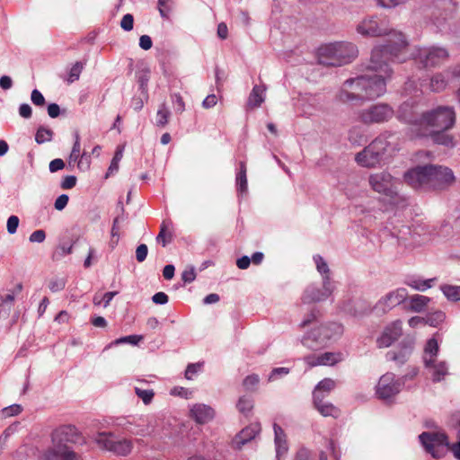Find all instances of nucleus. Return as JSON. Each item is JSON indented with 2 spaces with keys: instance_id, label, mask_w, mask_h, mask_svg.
<instances>
[{
  "instance_id": "obj_5",
  "label": "nucleus",
  "mask_w": 460,
  "mask_h": 460,
  "mask_svg": "<svg viewBox=\"0 0 460 460\" xmlns=\"http://www.w3.org/2000/svg\"><path fill=\"white\" fill-rule=\"evenodd\" d=\"M357 55L356 45L347 41L323 44L317 50L319 63L327 66H339L350 63Z\"/></svg>"
},
{
  "instance_id": "obj_24",
  "label": "nucleus",
  "mask_w": 460,
  "mask_h": 460,
  "mask_svg": "<svg viewBox=\"0 0 460 460\" xmlns=\"http://www.w3.org/2000/svg\"><path fill=\"white\" fill-rule=\"evenodd\" d=\"M190 416L197 423L205 424L214 418L215 411L210 406L198 403L190 409Z\"/></svg>"
},
{
  "instance_id": "obj_23",
  "label": "nucleus",
  "mask_w": 460,
  "mask_h": 460,
  "mask_svg": "<svg viewBox=\"0 0 460 460\" xmlns=\"http://www.w3.org/2000/svg\"><path fill=\"white\" fill-rule=\"evenodd\" d=\"M424 366L434 383L443 381L449 374L448 364L445 360L436 359L430 364H424Z\"/></svg>"
},
{
  "instance_id": "obj_26",
  "label": "nucleus",
  "mask_w": 460,
  "mask_h": 460,
  "mask_svg": "<svg viewBox=\"0 0 460 460\" xmlns=\"http://www.w3.org/2000/svg\"><path fill=\"white\" fill-rule=\"evenodd\" d=\"M260 432L259 425H250L243 429L234 438V446L236 449H242V447L252 440L257 434Z\"/></svg>"
},
{
  "instance_id": "obj_11",
  "label": "nucleus",
  "mask_w": 460,
  "mask_h": 460,
  "mask_svg": "<svg viewBox=\"0 0 460 460\" xmlns=\"http://www.w3.org/2000/svg\"><path fill=\"white\" fill-rule=\"evenodd\" d=\"M368 182L371 189L388 198H394L397 195V181L387 172H379L369 175Z\"/></svg>"
},
{
  "instance_id": "obj_3",
  "label": "nucleus",
  "mask_w": 460,
  "mask_h": 460,
  "mask_svg": "<svg viewBox=\"0 0 460 460\" xmlns=\"http://www.w3.org/2000/svg\"><path fill=\"white\" fill-rule=\"evenodd\" d=\"M397 149L398 142L395 134L385 132L358 153L355 161L360 166L373 168L380 164L385 155L391 154Z\"/></svg>"
},
{
  "instance_id": "obj_10",
  "label": "nucleus",
  "mask_w": 460,
  "mask_h": 460,
  "mask_svg": "<svg viewBox=\"0 0 460 460\" xmlns=\"http://www.w3.org/2000/svg\"><path fill=\"white\" fill-rule=\"evenodd\" d=\"M364 76L346 80L340 91L338 98L345 103H354L367 100L364 87Z\"/></svg>"
},
{
  "instance_id": "obj_31",
  "label": "nucleus",
  "mask_w": 460,
  "mask_h": 460,
  "mask_svg": "<svg viewBox=\"0 0 460 460\" xmlns=\"http://www.w3.org/2000/svg\"><path fill=\"white\" fill-rule=\"evenodd\" d=\"M266 88L263 85H255L253 86L248 101H247V107L250 109L258 108L261 105V103L264 102V92Z\"/></svg>"
},
{
  "instance_id": "obj_40",
  "label": "nucleus",
  "mask_w": 460,
  "mask_h": 460,
  "mask_svg": "<svg viewBox=\"0 0 460 460\" xmlns=\"http://www.w3.org/2000/svg\"><path fill=\"white\" fill-rule=\"evenodd\" d=\"M443 294L452 301L460 300V286L445 285L441 287Z\"/></svg>"
},
{
  "instance_id": "obj_36",
  "label": "nucleus",
  "mask_w": 460,
  "mask_h": 460,
  "mask_svg": "<svg viewBox=\"0 0 460 460\" xmlns=\"http://www.w3.org/2000/svg\"><path fill=\"white\" fill-rule=\"evenodd\" d=\"M429 302V297L421 295H414L411 297V309L414 312H421Z\"/></svg>"
},
{
  "instance_id": "obj_27",
  "label": "nucleus",
  "mask_w": 460,
  "mask_h": 460,
  "mask_svg": "<svg viewBox=\"0 0 460 460\" xmlns=\"http://www.w3.org/2000/svg\"><path fill=\"white\" fill-rule=\"evenodd\" d=\"M173 224L171 219H164L160 226V232L156 236V241L164 247L172 241Z\"/></svg>"
},
{
  "instance_id": "obj_15",
  "label": "nucleus",
  "mask_w": 460,
  "mask_h": 460,
  "mask_svg": "<svg viewBox=\"0 0 460 460\" xmlns=\"http://www.w3.org/2000/svg\"><path fill=\"white\" fill-rule=\"evenodd\" d=\"M332 291L333 287L331 281L328 280V278H326V279L323 280L322 288L314 286L307 287L303 294L302 302L304 304H310L325 300L332 295Z\"/></svg>"
},
{
  "instance_id": "obj_18",
  "label": "nucleus",
  "mask_w": 460,
  "mask_h": 460,
  "mask_svg": "<svg viewBox=\"0 0 460 460\" xmlns=\"http://www.w3.org/2000/svg\"><path fill=\"white\" fill-rule=\"evenodd\" d=\"M402 333V322L395 321L387 325L381 336L376 340L378 348H387L397 341Z\"/></svg>"
},
{
  "instance_id": "obj_21",
  "label": "nucleus",
  "mask_w": 460,
  "mask_h": 460,
  "mask_svg": "<svg viewBox=\"0 0 460 460\" xmlns=\"http://www.w3.org/2000/svg\"><path fill=\"white\" fill-rule=\"evenodd\" d=\"M22 284L18 283L8 294L0 295V318L7 319L14 305L15 296L21 294Z\"/></svg>"
},
{
  "instance_id": "obj_44",
  "label": "nucleus",
  "mask_w": 460,
  "mask_h": 460,
  "mask_svg": "<svg viewBox=\"0 0 460 460\" xmlns=\"http://www.w3.org/2000/svg\"><path fill=\"white\" fill-rule=\"evenodd\" d=\"M236 406L240 412L247 415L253 408V401L251 397L243 396L239 399Z\"/></svg>"
},
{
  "instance_id": "obj_8",
  "label": "nucleus",
  "mask_w": 460,
  "mask_h": 460,
  "mask_svg": "<svg viewBox=\"0 0 460 460\" xmlns=\"http://www.w3.org/2000/svg\"><path fill=\"white\" fill-rule=\"evenodd\" d=\"M411 55L416 62L426 68L438 66L447 61L449 58L448 51L439 47L419 48Z\"/></svg>"
},
{
  "instance_id": "obj_43",
  "label": "nucleus",
  "mask_w": 460,
  "mask_h": 460,
  "mask_svg": "<svg viewBox=\"0 0 460 460\" xmlns=\"http://www.w3.org/2000/svg\"><path fill=\"white\" fill-rule=\"evenodd\" d=\"M124 220V217L121 216H118L114 218L113 220V224H112V227H111V240L110 242V245L111 247L113 249L117 243H118V240H119V223L120 221H123Z\"/></svg>"
},
{
  "instance_id": "obj_6",
  "label": "nucleus",
  "mask_w": 460,
  "mask_h": 460,
  "mask_svg": "<svg viewBox=\"0 0 460 460\" xmlns=\"http://www.w3.org/2000/svg\"><path fill=\"white\" fill-rule=\"evenodd\" d=\"M342 333V326L337 323L322 324L309 332L302 339V344L311 350L323 348L327 341Z\"/></svg>"
},
{
  "instance_id": "obj_19",
  "label": "nucleus",
  "mask_w": 460,
  "mask_h": 460,
  "mask_svg": "<svg viewBox=\"0 0 460 460\" xmlns=\"http://www.w3.org/2000/svg\"><path fill=\"white\" fill-rule=\"evenodd\" d=\"M342 355L341 353H334V352H324L320 355H308L304 358L305 362L310 367H317V366H333L336 363L341 361Z\"/></svg>"
},
{
  "instance_id": "obj_59",
  "label": "nucleus",
  "mask_w": 460,
  "mask_h": 460,
  "mask_svg": "<svg viewBox=\"0 0 460 460\" xmlns=\"http://www.w3.org/2000/svg\"><path fill=\"white\" fill-rule=\"evenodd\" d=\"M148 81H149L148 71H141L137 74V82H138L140 89L142 91H145L146 89Z\"/></svg>"
},
{
  "instance_id": "obj_14",
  "label": "nucleus",
  "mask_w": 460,
  "mask_h": 460,
  "mask_svg": "<svg viewBox=\"0 0 460 460\" xmlns=\"http://www.w3.org/2000/svg\"><path fill=\"white\" fill-rule=\"evenodd\" d=\"M402 387V383L395 379V376L393 373H385L383 375L376 385V394L381 400H388L396 395Z\"/></svg>"
},
{
  "instance_id": "obj_50",
  "label": "nucleus",
  "mask_w": 460,
  "mask_h": 460,
  "mask_svg": "<svg viewBox=\"0 0 460 460\" xmlns=\"http://www.w3.org/2000/svg\"><path fill=\"white\" fill-rule=\"evenodd\" d=\"M66 286V281L64 279H52L49 282V288L52 292H58L62 289H64Z\"/></svg>"
},
{
  "instance_id": "obj_35",
  "label": "nucleus",
  "mask_w": 460,
  "mask_h": 460,
  "mask_svg": "<svg viewBox=\"0 0 460 460\" xmlns=\"http://www.w3.org/2000/svg\"><path fill=\"white\" fill-rule=\"evenodd\" d=\"M170 111L166 107V103L163 102L160 104L156 112L155 125L160 128H164L167 123L170 117Z\"/></svg>"
},
{
  "instance_id": "obj_22",
  "label": "nucleus",
  "mask_w": 460,
  "mask_h": 460,
  "mask_svg": "<svg viewBox=\"0 0 460 460\" xmlns=\"http://www.w3.org/2000/svg\"><path fill=\"white\" fill-rule=\"evenodd\" d=\"M41 460H79V456L71 448L49 447L41 456Z\"/></svg>"
},
{
  "instance_id": "obj_7",
  "label": "nucleus",
  "mask_w": 460,
  "mask_h": 460,
  "mask_svg": "<svg viewBox=\"0 0 460 460\" xmlns=\"http://www.w3.org/2000/svg\"><path fill=\"white\" fill-rule=\"evenodd\" d=\"M357 31L363 36L379 37L387 36L386 44L377 46L376 48H386L391 46L394 48L398 42L399 35L407 42L405 36L401 32L389 30L383 22H379L374 17L363 19L357 26Z\"/></svg>"
},
{
  "instance_id": "obj_48",
  "label": "nucleus",
  "mask_w": 460,
  "mask_h": 460,
  "mask_svg": "<svg viewBox=\"0 0 460 460\" xmlns=\"http://www.w3.org/2000/svg\"><path fill=\"white\" fill-rule=\"evenodd\" d=\"M135 393L145 404L150 403L155 395L152 389H142L140 387H135Z\"/></svg>"
},
{
  "instance_id": "obj_56",
  "label": "nucleus",
  "mask_w": 460,
  "mask_h": 460,
  "mask_svg": "<svg viewBox=\"0 0 460 460\" xmlns=\"http://www.w3.org/2000/svg\"><path fill=\"white\" fill-rule=\"evenodd\" d=\"M31 102H33V104H35L36 106H43L46 102L44 96L37 89H34L31 92Z\"/></svg>"
},
{
  "instance_id": "obj_49",
  "label": "nucleus",
  "mask_w": 460,
  "mask_h": 460,
  "mask_svg": "<svg viewBox=\"0 0 460 460\" xmlns=\"http://www.w3.org/2000/svg\"><path fill=\"white\" fill-rule=\"evenodd\" d=\"M314 454L311 450L306 447L299 448L294 457L293 460H313Z\"/></svg>"
},
{
  "instance_id": "obj_41",
  "label": "nucleus",
  "mask_w": 460,
  "mask_h": 460,
  "mask_svg": "<svg viewBox=\"0 0 460 460\" xmlns=\"http://www.w3.org/2000/svg\"><path fill=\"white\" fill-rule=\"evenodd\" d=\"M260 383V377L256 374L247 376L243 381V388L248 392L256 391Z\"/></svg>"
},
{
  "instance_id": "obj_45",
  "label": "nucleus",
  "mask_w": 460,
  "mask_h": 460,
  "mask_svg": "<svg viewBox=\"0 0 460 460\" xmlns=\"http://www.w3.org/2000/svg\"><path fill=\"white\" fill-rule=\"evenodd\" d=\"M445 320V314L441 311L435 312L427 315L424 318V322L426 324H429L433 327L438 326Z\"/></svg>"
},
{
  "instance_id": "obj_28",
  "label": "nucleus",
  "mask_w": 460,
  "mask_h": 460,
  "mask_svg": "<svg viewBox=\"0 0 460 460\" xmlns=\"http://www.w3.org/2000/svg\"><path fill=\"white\" fill-rule=\"evenodd\" d=\"M323 399V396H320L318 394H316L315 398H314L315 408L323 416H332L333 418H337L340 414V410L331 403L324 402Z\"/></svg>"
},
{
  "instance_id": "obj_13",
  "label": "nucleus",
  "mask_w": 460,
  "mask_h": 460,
  "mask_svg": "<svg viewBox=\"0 0 460 460\" xmlns=\"http://www.w3.org/2000/svg\"><path fill=\"white\" fill-rule=\"evenodd\" d=\"M77 429L72 425H63L56 429L51 435V447L70 448L68 444H76L82 440Z\"/></svg>"
},
{
  "instance_id": "obj_42",
  "label": "nucleus",
  "mask_w": 460,
  "mask_h": 460,
  "mask_svg": "<svg viewBox=\"0 0 460 460\" xmlns=\"http://www.w3.org/2000/svg\"><path fill=\"white\" fill-rule=\"evenodd\" d=\"M53 131L49 128L40 127L35 135V141L38 144H43L52 139Z\"/></svg>"
},
{
  "instance_id": "obj_30",
  "label": "nucleus",
  "mask_w": 460,
  "mask_h": 460,
  "mask_svg": "<svg viewBox=\"0 0 460 460\" xmlns=\"http://www.w3.org/2000/svg\"><path fill=\"white\" fill-rule=\"evenodd\" d=\"M411 353V346H403L398 351H388L386 353L387 360L395 362L398 366L403 365L410 358Z\"/></svg>"
},
{
  "instance_id": "obj_12",
  "label": "nucleus",
  "mask_w": 460,
  "mask_h": 460,
  "mask_svg": "<svg viewBox=\"0 0 460 460\" xmlns=\"http://www.w3.org/2000/svg\"><path fill=\"white\" fill-rule=\"evenodd\" d=\"M96 441L101 447L119 456H127L133 448L130 440L125 438L119 439L111 433H100Z\"/></svg>"
},
{
  "instance_id": "obj_54",
  "label": "nucleus",
  "mask_w": 460,
  "mask_h": 460,
  "mask_svg": "<svg viewBox=\"0 0 460 460\" xmlns=\"http://www.w3.org/2000/svg\"><path fill=\"white\" fill-rule=\"evenodd\" d=\"M147 252H148V248H147L146 244H145V243L139 244L136 250L137 261L138 262H143L146 259Z\"/></svg>"
},
{
  "instance_id": "obj_58",
  "label": "nucleus",
  "mask_w": 460,
  "mask_h": 460,
  "mask_svg": "<svg viewBox=\"0 0 460 460\" xmlns=\"http://www.w3.org/2000/svg\"><path fill=\"white\" fill-rule=\"evenodd\" d=\"M69 198L66 194H62L58 196L54 203V207L57 210H63L67 203H68Z\"/></svg>"
},
{
  "instance_id": "obj_63",
  "label": "nucleus",
  "mask_w": 460,
  "mask_h": 460,
  "mask_svg": "<svg viewBox=\"0 0 460 460\" xmlns=\"http://www.w3.org/2000/svg\"><path fill=\"white\" fill-rule=\"evenodd\" d=\"M65 165L66 164L62 159L56 158L49 163V167L51 172H56L59 170H62L65 167Z\"/></svg>"
},
{
  "instance_id": "obj_20",
  "label": "nucleus",
  "mask_w": 460,
  "mask_h": 460,
  "mask_svg": "<svg viewBox=\"0 0 460 460\" xmlns=\"http://www.w3.org/2000/svg\"><path fill=\"white\" fill-rule=\"evenodd\" d=\"M419 438L426 451L430 453L434 457H436V455L433 449L436 446H449L448 438L444 433L422 432L419 436Z\"/></svg>"
},
{
  "instance_id": "obj_16",
  "label": "nucleus",
  "mask_w": 460,
  "mask_h": 460,
  "mask_svg": "<svg viewBox=\"0 0 460 460\" xmlns=\"http://www.w3.org/2000/svg\"><path fill=\"white\" fill-rule=\"evenodd\" d=\"M420 114L418 111V107L413 102H404L400 105L397 111L398 119L404 121L411 126V130L417 132L419 121L420 120Z\"/></svg>"
},
{
  "instance_id": "obj_38",
  "label": "nucleus",
  "mask_w": 460,
  "mask_h": 460,
  "mask_svg": "<svg viewBox=\"0 0 460 460\" xmlns=\"http://www.w3.org/2000/svg\"><path fill=\"white\" fill-rule=\"evenodd\" d=\"M314 261L315 262L317 270L323 275V280L328 278V280L331 281L330 269L324 259L321 255H315L314 257Z\"/></svg>"
},
{
  "instance_id": "obj_32",
  "label": "nucleus",
  "mask_w": 460,
  "mask_h": 460,
  "mask_svg": "<svg viewBox=\"0 0 460 460\" xmlns=\"http://www.w3.org/2000/svg\"><path fill=\"white\" fill-rule=\"evenodd\" d=\"M447 130H434L430 131V134L428 137H430L432 140L439 145H444L446 146H454V138L451 135L446 133Z\"/></svg>"
},
{
  "instance_id": "obj_61",
  "label": "nucleus",
  "mask_w": 460,
  "mask_h": 460,
  "mask_svg": "<svg viewBox=\"0 0 460 460\" xmlns=\"http://www.w3.org/2000/svg\"><path fill=\"white\" fill-rule=\"evenodd\" d=\"M46 238V234L44 230H36L34 231L29 237L30 242L31 243H42Z\"/></svg>"
},
{
  "instance_id": "obj_17",
  "label": "nucleus",
  "mask_w": 460,
  "mask_h": 460,
  "mask_svg": "<svg viewBox=\"0 0 460 460\" xmlns=\"http://www.w3.org/2000/svg\"><path fill=\"white\" fill-rule=\"evenodd\" d=\"M407 296L408 291L406 288H396L382 296L375 307L380 308L383 312H387L403 303Z\"/></svg>"
},
{
  "instance_id": "obj_39",
  "label": "nucleus",
  "mask_w": 460,
  "mask_h": 460,
  "mask_svg": "<svg viewBox=\"0 0 460 460\" xmlns=\"http://www.w3.org/2000/svg\"><path fill=\"white\" fill-rule=\"evenodd\" d=\"M123 146H119L117 147V150L115 152V155L111 160V163L108 168V172L106 173V178H108L110 175L113 174L115 172L119 170V163L121 160L123 156Z\"/></svg>"
},
{
  "instance_id": "obj_4",
  "label": "nucleus",
  "mask_w": 460,
  "mask_h": 460,
  "mask_svg": "<svg viewBox=\"0 0 460 460\" xmlns=\"http://www.w3.org/2000/svg\"><path fill=\"white\" fill-rule=\"evenodd\" d=\"M456 123V112L453 107L438 106L420 114L416 135L428 137L430 131L448 130Z\"/></svg>"
},
{
  "instance_id": "obj_46",
  "label": "nucleus",
  "mask_w": 460,
  "mask_h": 460,
  "mask_svg": "<svg viewBox=\"0 0 460 460\" xmlns=\"http://www.w3.org/2000/svg\"><path fill=\"white\" fill-rule=\"evenodd\" d=\"M81 152V146H80V137L78 134L75 135V141L74 143L71 154L69 155L68 164L71 165L75 163H76L82 155H80Z\"/></svg>"
},
{
  "instance_id": "obj_51",
  "label": "nucleus",
  "mask_w": 460,
  "mask_h": 460,
  "mask_svg": "<svg viewBox=\"0 0 460 460\" xmlns=\"http://www.w3.org/2000/svg\"><path fill=\"white\" fill-rule=\"evenodd\" d=\"M202 367V363L189 364L185 371V377L189 380L192 379L193 376L200 371Z\"/></svg>"
},
{
  "instance_id": "obj_55",
  "label": "nucleus",
  "mask_w": 460,
  "mask_h": 460,
  "mask_svg": "<svg viewBox=\"0 0 460 460\" xmlns=\"http://www.w3.org/2000/svg\"><path fill=\"white\" fill-rule=\"evenodd\" d=\"M18 226H19L18 217H16V216L9 217V218L7 219L6 227H7V232L10 234H13L14 233H16Z\"/></svg>"
},
{
  "instance_id": "obj_34",
  "label": "nucleus",
  "mask_w": 460,
  "mask_h": 460,
  "mask_svg": "<svg viewBox=\"0 0 460 460\" xmlns=\"http://www.w3.org/2000/svg\"><path fill=\"white\" fill-rule=\"evenodd\" d=\"M335 387V381L331 378H324L316 385L314 391V398H315L316 394L320 396L325 397L323 393H329Z\"/></svg>"
},
{
  "instance_id": "obj_29",
  "label": "nucleus",
  "mask_w": 460,
  "mask_h": 460,
  "mask_svg": "<svg viewBox=\"0 0 460 460\" xmlns=\"http://www.w3.org/2000/svg\"><path fill=\"white\" fill-rule=\"evenodd\" d=\"M439 351L438 342L436 338L428 340L423 349V362L424 364H430L433 360L438 359V354Z\"/></svg>"
},
{
  "instance_id": "obj_47",
  "label": "nucleus",
  "mask_w": 460,
  "mask_h": 460,
  "mask_svg": "<svg viewBox=\"0 0 460 460\" xmlns=\"http://www.w3.org/2000/svg\"><path fill=\"white\" fill-rule=\"evenodd\" d=\"M84 69V63L82 62H75V64L71 67L69 73H68V77H67V82L69 84H72L75 81H77L80 77V75L82 73Z\"/></svg>"
},
{
  "instance_id": "obj_25",
  "label": "nucleus",
  "mask_w": 460,
  "mask_h": 460,
  "mask_svg": "<svg viewBox=\"0 0 460 460\" xmlns=\"http://www.w3.org/2000/svg\"><path fill=\"white\" fill-rule=\"evenodd\" d=\"M273 429H274V435H275L274 442H275V447H276V458H277V460H281V457L286 456V454L288 451L287 436H286L283 429L277 423H274Z\"/></svg>"
},
{
  "instance_id": "obj_2",
  "label": "nucleus",
  "mask_w": 460,
  "mask_h": 460,
  "mask_svg": "<svg viewBox=\"0 0 460 460\" xmlns=\"http://www.w3.org/2000/svg\"><path fill=\"white\" fill-rule=\"evenodd\" d=\"M405 182L413 189L442 190L455 182V176L448 167L428 164L416 166L404 173Z\"/></svg>"
},
{
  "instance_id": "obj_60",
  "label": "nucleus",
  "mask_w": 460,
  "mask_h": 460,
  "mask_svg": "<svg viewBox=\"0 0 460 460\" xmlns=\"http://www.w3.org/2000/svg\"><path fill=\"white\" fill-rule=\"evenodd\" d=\"M172 97L173 102H175L176 112H178V113L183 112L185 110V103H184V101H183L182 97L181 96V94L174 93Z\"/></svg>"
},
{
  "instance_id": "obj_52",
  "label": "nucleus",
  "mask_w": 460,
  "mask_h": 460,
  "mask_svg": "<svg viewBox=\"0 0 460 460\" xmlns=\"http://www.w3.org/2000/svg\"><path fill=\"white\" fill-rule=\"evenodd\" d=\"M142 339L143 337L141 335H128L116 340L114 343H130L132 345H137Z\"/></svg>"
},
{
  "instance_id": "obj_9",
  "label": "nucleus",
  "mask_w": 460,
  "mask_h": 460,
  "mask_svg": "<svg viewBox=\"0 0 460 460\" xmlns=\"http://www.w3.org/2000/svg\"><path fill=\"white\" fill-rule=\"evenodd\" d=\"M394 115V109L386 103H376L361 110L358 121L366 125L381 124L389 121Z\"/></svg>"
},
{
  "instance_id": "obj_37",
  "label": "nucleus",
  "mask_w": 460,
  "mask_h": 460,
  "mask_svg": "<svg viewBox=\"0 0 460 460\" xmlns=\"http://www.w3.org/2000/svg\"><path fill=\"white\" fill-rule=\"evenodd\" d=\"M447 79L442 73L436 74L430 79V88L433 92H440L446 88Z\"/></svg>"
},
{
  "instance_id": "obj_33",
  "label": "nucleus",
  "mask_w": 460,
  "mask_h": 460,
  "mask_svg": "<svg viewBox=\"0 0 460 460\" xmlns=\"http://www.w3.org/2000/svg\"><path fill=\"white\" fill-rule=\"evenodd\" d=\"M240 170L236 175L237 190L241 193H245L248 189L247 176H246V164L244 162H240Z\"/></svg>"
},
{
  "instance_id": "obj_1",
  "label": "nucleus",
  "mask_w": 460,
  "mask_h": 460,
  "mask_svg": "<svg viewBox=\"0 0 460 460\" xmlns=\"http://www.w3.org/2000/svg\"><path fill=\"white\" fill-rule=\"evenodd\" d=\"M408 42L399 35L394 48H375L371 54L369 69L373 75H365L364 87L367 100H372L384 95L386 92V80L391 77L392 70L388 65L390 60L404 62Z\"/></svg>"
},
{
  "instance_id": "obj_57",
  "label": "nucleus",
  "mask_w": 460,
  "mask_h": 460,
  "mask_svg": "<svg viewBox=\"0 0 460 460\" xmlns=\"http://www.w3.org/2000/svg\"><path fill=\"white\" fill-rule=\"evenodd\" d=\"M76 181L77 179L75 176L68 175L63 179L60 186L63 190H69L75 186Z\"/></svg>"
},
{
  "instance_id": "obj_62",
  "label": "nucleus",
  "mask_w": 460,
  "mask_h": 460,
  "mask_svg": "<svg viewBox=\"0 0 460 460\" xmlns=\"http://www.w3.org/2000/svg\"><path fill=\"white\" fill-rule=\"evenodd\" d=\"M431 281H432V279H428V280L421 281V282L413 281L411 283H409L408 285L411 286V288H413L414 289L424 291L431 287V285H430Z\"/></svg>"
},
{
  "instance_id": "obj_53",
  "label": "nucleus",
  "mask_w": 460,
  "mask_h": 460,
  "mask_svg": "<svg viewBox=\"0 0 460 460\" xmlns=\"http://www.w3.org/2000/svg\"><path fill=\"white\" fill-rule=\"evenodd\" d=\"M133 25H134V17L132 14L130 13H127L125 14L121 21H120V27L126 31H129L133 29Z\"/></svg>"
},
{
  "instance_id": "obj_64",
  "label": "nucleus",
  "mask_w": 460,
  "mask_h": 460,
  "mask_svg": "<svg viewBox=\"0 0 460 460\" xmlns=\"http://www.w3.org/2000/svg\"><path fill=\"white\" fill-rule=\"evenodd\" d=\"M196 279V273L193 268L190 270H185L181 273V279L184 281V283H190Z\"/></svg>"
}]
</instances>
